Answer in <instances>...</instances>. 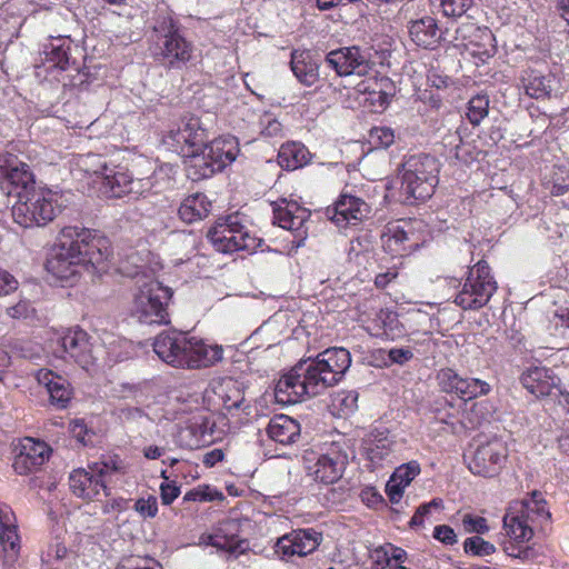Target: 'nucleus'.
Here are the masks:
<instances>
[{
	"instance_id": "c03bdc74",
	"label": "nucleus",
	"mask_w": 569,
	"mask_h": 569,
	"mask_svg": "<svg viewBox=\"0 0 569 569\" xmlns=\"http://www.w3.org/2000/svg\"><path fill=\"white\" fill-rule=\"evenodd\" d=\"M232 239L237 241V251L253 253L261 244L262 240L250 232V230L239 219V228Z\"/></svg>"
},
{
	"instance_id": "774afa93",
	"label": "nucleus",
	"mask_w": 569,
	"mask_h": 569,
	"mask_svg": "<svg viewBox=\"0 0 569 569\" xmlns=\"http://www.w3.org/2000/svg\"><path fill=\"white\" fill-rule=\"evenodd\" d=\"M397 271L389 269L386 272H380L375 278V284L377 288H386L387 284L397 277Z\"/></svg>"
},
{
	"instance_id": "6e6552de",
	"label": "nucleus",
	"mask_w": 569,
	"mask_h": 569,
	"mask_svg": "<svg viewBox=\"0 0 569 569\" xmlns=\"http://www.w3.org/2000/svg\"><path fill=\"white\" fill-rule=\"evenodd\" d=\"M206 140L200 120L193 116L182 117L162 139L168 149L186 158L199 157Z\"/></svg>"
},
{
	"instance_id": "de8ad7c7",
	"label": "nucleus",
	"mask_w": 569,
	"mask_h": 569,
	"mask_svg": "<svg viewBox=\"0 0 569 569\" xmlns=\"http://www.w3.org/2000/svg\"><path fill=\"white\" fill-rule=\"evenodd\" d=\"M69 47L63 44L51 46L50 51L46 52V63L48 68L66 70L69 66Z\"/></svg>"
},
{
	"instance_id": "8fccbe9b",
	"label": "nucleus",
	"mask_w": 569,
	"mask_h": 569,
	"mask_svg": "<svg viewBox=\"0 0 569 569\" xmlns=\"http://www.w3.org/2000/svg\"><path fill=\"white\" fill-rule=\"evenodd\" d=\"M420 473V466L417 461H409L398 467L391 476L393 481L407 487Z\"/></svg>"
},
{
	"instance_id": "5fc2aeb1",
	"label": "nucleus",
	"mask_w": 569,
	"mask_h": 569,
	"mask_svg": "<svg viewBox=\"0 0 569 569\" xmlns=\"http://www.w3.org/2000/svg\"><path fill=\"white\" fill-rule=\"evenodd\" d=\"M441 506V500L433 499L428 503H423L418 507L415 515L412 516L409 525L411 528L420 527L423 525L425 518L430 513L432 508H439Z\"/></svg>"
},
{
	"instance_id": "423d86ee",
	"label": "nucleus",
	"mask_w": 569,
	"mask_h": 569,
	"mask_svg": "<svg viewBox=\"0 0 569 569\" xmlns=\"http://www.w3.org/2000/svg\"><path fill=\"white\" fill-rule=\"evenodd\" d=\"M172 292L158 280L139 286L131 309L132 317L144 325H167L170 322L168 305Z\"/></svg>"
},
{
	"instance_id": "2eb2a0df",
	"label": "nucleus",
	"mask_w": 569,
	"mask_h": 569,
	"mask_svg": "<svg viewBox=\"0 0 569 569\" xmlns=\"http://www.w3.org/2000/svg\"><path fill=\"white\" fill-rule=\"evenodd\" d=\"M438 386L446 393L456 395L468 401L490 392V385L478 378L462 377L451 368H443L437 373Z\"/></svg>"
},
{
	"instance_id": "f257e3e1",
	"label": "nucleus",
	"mask_w": 569,
	"mask_h": 569,
	"mask_svg": "<svg viewBox=\"0 0 569 569\" xmlns=\"http://www.w3.org/2000/svg\"><path fill=\"white\" fill-rule=\"evenodd\" d=\"M111 254L109 240L97 231L64 227L47 260V270L58 280L72 284L82 271L101 274Z\"/></svg>"
},
{
	"instance_id": "e433bc0d",
	"label": "nucleus",
	"mask_w": 569,
	"mask_h": 569,
	"mask_svg": "<svg viewBox=\"0 0 569 569\" xmlns=\"http://www.w3.org/2000/svg\"><path fill=\"white\" fill-rule=\"evenodd\" d=\"M211 210V202L203 193H194L187 197L179 207V216L182 221L192 223L206 218Z\"/></svg>"
},
{
	"instance_id": "aec40b11",
	"label": "nucleus",
	"mask_w": 569,
	"mask_h": 569,
	"mask_svg": "<svg viewBox=\"0 0 569 569\" xmlns=\"http://www.w3.org/2000/svg\"><path fill=\"white\" fill-rule=\"evenodd\" d=\"M368 211V207L360 198L341 194L333 207L326 210V216L337 227L345 228L349 223L361 220Z\"/></svg>"
},
{
	"instance_id": "bf43d9fd",
	"label": "nucleus",
	"mask_w": 569,
	"mask_h": 569,
	"mask_svg": "<svg viewBox=\"0 0 569 569\" xmlns=\"http://www.w3.org/2000/svg\"><path fill=\"white\" fill-rule=\"evenodd\" d=\"M180 495V487L174 481L160 485V497L163 505H170Z\"/></svg>"
},
{
	"instance_id": "f704fd0d",
	"label": "nucleus",
	"mask_w": 569,
	"mask_h": 569,
	"mask_svg": "<svg viewBox=\"0 0 569 569\" xmlns=\"http://www.w3.org/2000/svg\"><path fill=\"white\" fill-rule=\"evenodd\" d=\"M525 516L519 511L515 510L511 505L503 517V529L506 535L515 542H527L533 536V529Z\"/></svg>"
},
{
	"instance_id": "69168bd1",
	"label": "nucleus",
	"mask_w": 569,
	"mask_h": 569,
	"mask_svg": "<svg viewBox=\"0 0 569 569\" xmlns=\"http://www.w3.org/2000/svg\"><path fill=\"white\" fill-rule=\"evenodd\" d=\"M406 487L400 486L397 481H393L391 478L387 483V495L392 503H398L403 495V490Z\"/></svg>"
},
{
	"instance_id": "864d4df0",
	"label": "nucleus",
	"mask_w": 569,
	"mask_h": 569,
	"mask_svg": "<svg viewBox=\"0 0 569 569\" xmlns=\"http://www.w3.org/2000/svg\"><path fill=\"white\" fill-rule=\"evenodd\" d=\"M465 531L468 533L482 535L489 531L487 520L483 517H473L472 515H465L462 518Z\"/></svg>"
},
{
	"instance_id": "f8f14e48",
	"label": "nucleus",
	"mask_w": 569,
	"mask_h": 569,
	"mask_svg": "<svg viewBox=\"0 0 569 569\" xmlns=\"http://www.w3.org/2000/svg\"><path fill=\"white\" fill-rule=\"evenodd\" d=\"M239 152L238 141L234 137L227 136L212 140L203 146L202 158L199 159L202 168L200 178H209L212 174L220 173L227 166L231 164Z\"/></svg>"
},
{
	"instance_id": "ea45409f",
	"label": "nucleus",
	"mask_w": 569,
	"mask_h": 569,
	"mask_svg": "<svg viewBox=\"0 0 569 569\" xmlns=\"http://www.w3.org/2000/svg\"><path fill=\"white\" fill-rule=\"evenodd\" d=\"M222 406L227 410L239 409L244 401V395L239 383L232 379L224 381L218 392Z\"/></svg>"
},
{
	"instance_id": "412c9836",
	"label": "nucleus",
	"mask_w": 569,
	"mask_h": 569,
	"mask_svg": "<svg viewBox=\"0 0 569 569\" xmlns=\"http://www.w3.org/2000/svg\"><path fill=\"white\" fill-rule=\"evenodd\" d=\"M387 190L397 201L415 204L429 199L433 193L435 186L430 183V180H391Z\"/></svg>"
},
{
	"instance_id": "9b49d317",
	"label": "nucleus",
	"mask_w": 569,
	"mask_h": 569,
	"mask_svg": "<svg viewBox=\"0 0 569 569\" xmlns=\"http://www.w3.org/2000/svg\"><path fill=\"white\" fill-rule=\"evenodd\" d=\"M58 358L70 360L82 369L89 370L94 363V356L89 335L80 328L68 329L57 340V348L53 350Z\"/></svg>"
},
{
	"instance_id": "f3484780",
	"label": "nucleus",
	"mask_w": 569,
	"mask_h": 569,
	"mask_svg": "<svg viewBox=\"0 0 569 569\" xmlns=\"http://www.w3.org/2000/svg\"><path fill=\"white\" fill-rule=\"evenodd\" d=\"M321 540V533L315 529H299L280 537L274 545V551L282 559L292 556L303 557L315 551Z\"/></svg>"
},
{
	"instance_id": "6e6d98bb",
	"label": "nucleus",
	"mask_w": 569,
	"mask_h": 569,
	"mask_svg": "<svg viewBox=\"0 0 569 569\" xmlns=\"http://www.w3.org/2000/svg\"><path fill=\"white\" fill-rule=\"evenodd\" d=\"M370 138L380 147L387 148L393 143L395 134L390 128L380 127L370 131Z\"/></svg>"
},
{
	"instance_id": "052dcab7",
	"label": "nucleus",
	"mask_w": 569,
	"mask_h": 569,
	"mask_svg": "<svg viewBox=\"0 0 569 569\" xmlns=\"http://www.w3.org/2000/svg\"><path fill=\"white\" fill-rule=\"evenodd\" d=\"M18 286V280L9 271L0 268V296L16 291Z\"/></svg>"
},
{
	"instance_id": "7ed1b4c3",
	"label": "nucleus",
	"mask_w": 569,
	"mask_h": 569,
	"mask_svg": "<svg viewBox=\"0 0 569 569\" xmlns=\"http://www.w3.org/2000/svg\"><path fill=\"white\" fill-rule=\"evenodd\" d=\"M19 186L12 217L14 222L23 228L46 226L69 204L72 197L69 191L47 188L43 180H18L16 187Z\"/></svg>"
},
{
	"instance_id": "a878e982",
	"label": "nucleus",
	"mask_w": 569,
	"mask_h": 569,
	"mask_svg": "<svg viewBox=\"0 0 569 569\" xmlns=\"http://www.w3.org/2000/svg\"><path fill=\"white\" fill-rule=\"evenodd\" d=\"M558 379L545 367L529 368L521 375L522 386L536 397H546L557 387Z\"/></svg>"
},
{
	"instance_id": "79ce46f5",
	"label": "nucleus",
	"mask_w": 569,
	"mask_h": 569,
	"mask_svg": "<svg viewBox=\"0 0 569 569\" xmlns=\"http://www.w3.org/2000/svg\"><path fill=\"white\" fill-rule=\"evenodd\" d=\"M28 174L30 173L27 163L13 154L0 153V178H21Z\"/></svg>"
},
{
	"instance_id": "49530a36",
	"label": "nucleus",
	"mask_w": 569,
	"mask_h": 569,
	"mask_svg": "<svg viewBox=\"0 0 569 569\" xmlns=\"http://www.w3.org/2000/svg\"><path fill=\"white\" fill-rule=\"evenodd\" d=\"M463 550L466 553L476 557H486L496 552L493 543L486 541L480 536H472L465 540Z\"/></svg>"
},
{
	"instance_id": "ddd939ff",
	"label": "nucleus",
	"mask_w": 569,
	"mask_h": 569,
	"mask_svg": "<svg viewBox=\"0 0 569 569\" xmlns=\"http://www.w3.org/2000/svg\"><path fill=\"white\" fill-rule=\"evenodd\" d=\"M507 457L506 443L499 439H492L477 447L468 460V468L476 476L491 478L500 473Z\"/></svg>"
},
{
	"instance_id": "4468645a",
	"label": "nucleus",
	"mask_w": 569,
	"mask_h": 569,
	"mask_svg": "<svg viewBox=\"0 0 569 569\" xmlns=\"http://www.w3.org/2000/svg\"><path fill=\"white\" fill-rule=\"evenodd\" d=\"M326 62L340 77L366 76L373 68L370 53L356 46L330 51L326 57Z\"/></svg>"
},
{
	"instance_id": "f03ea898",
	"label": "nucleus",
	"mask_w": 569,
	"mask_h": 569,
	"mask_svg": "<svg viewBox=\"0 0 569 569\" xmlns=\"http://www.w3.org/2000/svg\"><path fill=\"white\" fill-rule=\"evenodd\" d=\"M350 365V352L342 347L329 348L316 358L300 360L278 380L274 388L276 400L282 405H293L308 397L318 396L337 385Z\"/></svg>"
},
{
	"instance_id": "58836bf2",
	"label": "nucleus",
	"mask_w": 569,
	"mask_h": 569,
	"mask_svg": "<svg viewBox=\"0 0 569 569\" xmlns=\"http://www.w3.org/2000/svg\"><path fill=\"white\" fill-rule=\"evenodd\" d=\"M522 84L526 93L531 98H543L551 90L550 80L536 70L527 71L522 77Z\"/></svg>"
},
{
	"instance_id": "c756f323",
	"label": "nucleus",
	"mask_w": 569,
	"mask_h": 569,
	"mask_svg": "<svg viewBox=\"0 0 569 569\" xmlns=\"http://www.w3.org/2000/svg\"><path fill=\"white\" fill-rule=\"evenodd\" d=\"M134 180H91L89 183V194L101 199H118L126 196L138 198L141 193L133 190Z\"/></svg>"
},
{
	"instance_id": "7c9ffc66",
	"label": "nucleus",
	"mask_w": 569,
	"mask_h": 569,
	"mask_svg": "<svg viewBox=\"0 0 569 569\" xmlns=\"http://www.w3.org/2000/svg\"><path fill=\"white\" fill-rule=\"evenodd\" d=\"M413 232L406 230L399 224H388L387 231L382 236L385 249L392 256H406L418 247V243L411 241Z\"/></svg>"
},
{
	"instance_id": "c85d7f7f",
	"label": "nucleus",
	"mask_w": 569,
	"mask_h": 569,
	"mask_svg": "<svg viewBox=\"0 0 569 569\" xmlns=\"http://www.w3.org/2000/svg\"><path fill=\"white\" fill-rule=\"evenodd\" d=\"M0 541L7 557L14 560L20 549V538L16 516L8 506H0Z\"/></svg>"
},
{
	"instance_id": "e2e57ef3",
	"label": "nucleus",
	"mask_w": 569,
	"mask_h": 569,
	"mask_svg": "<svg viewBox=\"0 0 569 569\" xmlns=\"http://www.w3.org/2000/svg\"><path fill=\"white\" fill-rule=\"evenodd\" d=\"M388 356L392 363L405 365L413 358V352L410 348H391Z\"/></svg>"
},
{
	"instance_id": "9d476101",
	"label": "nucleus",
	"mask_w": 569,
	"mask_h": 569,
	"mask_svg": "<svg viewBox=\"0 0 569 569\" xmlns=\"http://www.w3.org/2000/svg\"><path fill=\"white\" fill-rule=\"evenodd\" d=\"M194 47L177 30H168L158 36L152 47V54L162 66L180 69L193 57Z\"/></svg>"
},
{
	"instance_id": "603ef678",
	"label": "nucleus",
	"mask_w": 569,
	"mask_h": 569,
	"mask_svg": "<svg viewBox=\"0 0 569 569\" xmlns=\"http://www.w3.org/2000/svg\"><path fill=\"white\" fill-rule=\"evenodd\" d=\"M134 510L142 518H154L158 513V501L154 496L148 498H140L134 503Z\"/></svg>"
},
{
	"instance_id": "338daca9",
	"label": "nucleus",
	"mask_w": 569,
	"mask_h": 569,
	"mask_svg": "<svg viewBox=\"0 0 569 569\" xmlns=\"http://www.w3.org/2000/svg\"><path fill=\"white\" fill-rule=\"evenodd\" d=\"M30 305L27 301H20L7 309V313L14 319L26 318L28 316Z\"/></svg>"
},
{
	"instance_id": "37998d69",
	"label": "nucleus",
	"mask_w": 569,
	"mask_h": 569,
	"mask_svg": "<svg viewBox=\"0 0 569 569\" xmlns=\"http://www.w3.org/2000/svg\"><path fill=\"white\" fill-rule=\"evenodd\" d=\"M489 112V98L485 94H478L468 102L467 118L472 126H478Z\"/></svg>"
},
{
	"instance_id": "680f3d73",
	"label": "nucleus",
	"mask_w": 569,
	"mask_h": 569,
	"mask_svg": "<svg viewBox=\"0 0 569 569\" xmlns=\"http://www.w3.org/2000/svg\"><path fill=\"white\" fill-rule=\"evenodd\" d=\"M556 329L569 338V308H559L553 316Z\"/></svg>"
},
{
	"instance_id": "2f4dec72",
	"label": "nucleus",
	"mask_w": 569,
	"mask_h": 569,
	"mask_svg": "<svg viewBox=\"0 0 569 569\" xmlns=\"http://www.w3.org/2000/svg\"><path fill=\"white\" fill-rule=\"evenodd\" d=\"M290 64L295 77L300 83L311 87L318 81L319 67L309 51H293Z\"/></svg>"
},
{
	"instance_id": "4c0bfd02",
	"label": "nucleus",
	"mask_w": 569,
	"mask_h": 569,
	"mask_svg": "<svg viewBox=\"0 0 569 569\" xmlns=\"http://www.w3.org/2000/svg\"><path fill=\"white\" fill-rule=\"evenodd\" d=\"M357 91L365 96L363 102L375 108V110L383 109L389 102V96L377 80L361 81L357 84Z\"/></svg>"
},
{
	"instance_id": "1a4fd4ad",
	"label": "nucleus",
	"mask_w": 569,
	"mask_h": 569,
	"mask_svg": "<svg viewBox=\"0 0 569 569\" xmlns=\"http://www.w3.org/2000/svg\"><path fill=\"white\" fill-rule=\"evenodd\" d=\"M239 536L240 522L229 518L220 521L211 532H203L198 545L214 547L217 551L224 552L228 559H237L249 550V541Z\"/></svg>"
},
{
	"instance_id": "c9c22d12",
	"label": "nucleus",
	"mask_w": 569,
	"mask_h": 569,
	"mask_svg": "<svg viewBox=\"0 0 569 569\" xmlns=\"http://www.w3.org/2000/svg\"><path fill=\"white\" fill-rule=\"evenodd\" d=\"M216 423L208 415L193 417L190 425L186 428V432L191 436L187 442L189 448H199L213 441Z\"/></svg>"
},
{
	"instance_id": "a211bd4d",
	"label": "nucleus",
	"mask_w": 569,
	"mask_h": 569,
	"mask_svg": "<svg viewBox=\"0 0 569 569\" xmlns=\"http://www.w3.org/2000/svg\"><path fill=\"white\" fill-rule=\"evenodd\" d=\"M348 463V457L338 449H331L320 455L317 461L310 466L309 475L315 481L323 485H332L341 479Z\"/></svg>"
},
{
	"instance_id": "5701e85b",
	"label": "nucleus",
	"mask_w": 569,
	"mask_h": 569,
	"mask_svg": "<svg viewBox=\"0 0 569 569\" xmlns=\"http://www.w3.org/2000/svg\"><path fill=\"white\" fill-rule=\"evenodd\" d=\"M36 379L47 389L51 405L59 409L67 408L72 397V388L64 377L49 369H40L36 373Z\"/></svg>"
},
{
	"instance_id": "bb28decb",
	"label": "nucleus",
	"mask_w": 569,
	"mask_h": 569,
	"mask_svg": "<svg viewBox=\"0 0 569 569\" xmlns=\"http://www.w3.org/2000/svg\"><path fill=\"white\" fill-rule=\"evenodd\" d=\"M266 432L272 441L289 446L300 438L301 428L297 420L286 415H278L270 419Z\"/></svg>"
},
{
	"instance_id": "b1692460",
	"label": "nucleus",
	"mask_w": 569,
	"mask_h": 569,
	"mask_svg": "<svg viewBox=\"0 0 569 569\" xmlns=\"http://www.w3.org/2000/svg\"><path fill=\"white\" fill-rule=\"evenodd\" d=\"M395 449L396 441L387 430H375L366 440L367 458L375 467L390 462Z\"/></svg>"
},
{
	"instance_id": "0eeeda50",
	"label": "nucleus",
	"mask_w": 569,
	"mask_h": 569,
	"mask_svg": "<svg viewBox=\"0 0 569 569\" xmlns=\"http://www.w3.org/2000/svg\"><path fill=\"white\" fill-rule=\"evenodd\" d=\"M497 282L485 260L469 269L462 289L455 298L457 306L465 310H477L486 306L497 291Z\"/></svg>"
},
{
	"instance_id": "4be33fe9",
	"label": "nucleus",
	"mask_w": 569,
	"mask_h": 569,
	"mask_svg": "<svg viewBox=\"0 0 569 569\" xmlns=\"http://www.w3.org/2000/svg\"><path fill=\"white\" fill-rule=\"evenodd\" d=\"M240 216L238 213L220 218L216 224L209 229L207 238L213 248L222 253L237 252V241L232 239L239 228Z\"/></svg>"
},
{
	"instance_id": "3c124183",
	"label": "nucleus",
	"mask_w": 569,
	"mask_h": 569,
	"mask_svg": "<svg viewBox=\"0 0 569 569\" xmlns=\"http://www.w3.org/2000/svg\"><path fill=\"white\" fill-rule=\"evenodd\" d=\"M473 0H441V9L447 17H461L472 6Z\"/></svg>"
},
{
	"instance_id": "09e8293b",
	"label": "nucleus",
	"mask_w": 569,
	"mask_h": 569,
	"mask_svg": "<svg viewBox=\"0 0 569 569\" xmlns=\"http://www.w3.org/2000/svg\"><path fill=\"white\" fill-rule=\"evenodd\" d=\"M116 569H162V566L151 557L130 556L122 559Z\"/></svg>"
},
{
	"instance_id": "6ab92c4d",
	"label": "nucleus",
	"mask_w": 569,
	"mask_h": 569,
	"mask_svg": "<svg viewBox=\"0 0 569 569\" xmlns=\"http://www.w3.org/2000/svg\"><path fill=\"white\" fill-rule=\"evenodd\" d=\"M49 447L46 442L24 438L14 457L13 469L19 475H27L38 470L49 458Z\"/></svg>"
},
{
	"instance_id": "39448f33",
	"label": "nucleus",
	"mask_w": 569,
	"mask_h": 569,
	"mask_svg": "<svg viewBox=\"0 0 569 569\" xmlns=\"http://www.w3.org/2000/svg\"><path fill=\"white\" fill-rule=\"evenodd\" d=\"M124 463L118 456L103 457L101 460L88 465L87 469H74L69 475L71 492L83 500H98L101 493L110 496L107 481L114 473H124Z\"/></svg>"
},
{
	"instance_id": "a19ab883",
	"label": "nucleus",
	"mask_w": 569,
	"mask_h": 569,
	"mask_svg": "<svg viewBox=\"0 0 569 569\" xmlns=\"http://www.w3.org/2000/svg\"><path fill=\"white\" fill-rule=\"evenodd\" d=\"M372 253L373 243L369 234H361L350 240L348 249V258L350 261L361 264L362 260L371 258Z\"/></svg>"
},
{
	"instance_id": "393cba45",
	"label": "nucleus",
	"mask_w": 569,
	"mask_h": 569,
	"mask_svg": "<svg viewBox=\"0 0 569 569\" xmlns=\"http://www.w3.org/2000/svg\"><path fill=\"white\" fill-rule=\"evenodd\" d=\"M408 31L410 39L423 49L437 48L442 39L436 19L429 16L411 20L408 24Z\"/></svg>"
},
{
	"instance_id": "72a5a7b5",
	"label": "nucleus",
	"mask_w": 569,
	"mask_h": 569,
	"mask_svg": "<svg viewBox=\"0 0 569 569\" xmlns=\"http://www.w3.org/2000/svg\"><path fill=\"white\" fill-rule=\"evenodd\" d=\"M309 150L300 142L288 141L283 143L278 152L279 166L288 171L305 167L310 161Z\"/></svg>"
},
{
	"instance_id": "a18cd8bd",
	"label": "nucleus",
	"mask_w": 569,
	"mask_h": 569,
	"mask_svg": "<svg viewBox=\"0 0 569 569\" xmlns=\"http://www.w3.org/2000/svg\"><path fill=\"white\" fill-rule=\"evenodd\" d=\"M332 406L337 408L342 416L355 412L358 408V392L355 390L338 392L332 400Z\"/></svg>"
},
{
	"instance_id": "dca6fc26",
	"label": "nucleus",
	"mask_w": 569,
	"mask_h": 569,
	"mask_svg": "<svg viewBox=\"0 0 569 569\" xmlns=\"http://www.w3.org/2000/svg\"><path fill=\"white\" fill-rule=\"evenodd\" d=\"M282 202H286L284 207L276 206L273 208V223L291 231L292 243L296 247H301L308 237L311 212L296 201L287 202L286 199H282Z\"/></svg>"
},
{
	"instance_id": "4d7b16f0",
	"label": "nucleus",
	"mask_w": 569,
	"mask_h": 569,
	"mask_svg": "<svg viewBox=\"0 0 569 569\" xmlns=\"http://www.w3.org/2000/svg\"><path fill=\"white\" fill-rule=\"evenodd\" d=\"M433 538L447 546H452L457 542L455 530L447 525L436 526L433 529Z\"/></svg>"
},
{
	"instance_id": "473e14b6",
	"label": "nucleus",
	"mask_w": 569,
	"mask_h": 569,
	"mask_svg": "<svg viewBox=\"0 0 569 569\" xmlns=\"http://www.w3.org/2000/svg\"><path fill=\"white\" fill-rule=\"evenodd\" d=\"M515 510H519L525 519L533 526L536 522L548 521L551 517L547 502L541 492L533 491L529 498L512 503Z\"/></svg>"
},
{
	"instance_id": "13d9d810",
	"label": "nucleus",
	"mask_w": 569,
	"mask_h": 569,
	"mask_svg": "<svg viewBox=\"0 0 569 569\" xmlns=\"http://www.w3.org/2000/svg\"><path fill=\"white\" fill-rule=\"evenodd\" d=\"M262 130L261 133L266 137L274 138L282 136V124L274 118L269 116L261 120Z\"/></svg>"
},
{
	"instance_id": "0e129e2a",
	"label": "nucleus",
	"mask_w": 569,
	"mask_h": 569,
	"mask_svg": "<svg viewBox=\"0 0 569 569\" xmlns=\"http://www.w3.org/2000/svg\"><path fill=\"white\" fill-rule=\"evenodd\" d=\"M213 495L211 492V490L209 489V487H207L206 489H192L190 491H188L184 497H183V500L184 501H211L213 500Z\"/></svg>"
},
{
	"instance_id": "cd10ccee",
	"label": "nucleus",
	"mask_w": 569,
	"mask_h": 569,
	"mask_svg": "<svg viewBox=\"0 0 569 569\" xmlns=\"http://www.w3.org/2000/svg\"><path fill=\"white\" fill-rule=\"evenodd\" d=\"M439 167V161L431 154H410L401 164L402 178H437Z\"/></svg>"
},
{
	"instance_id": "20e7f679",
	"label": "nucleus",
	"mask_w": 569,
	"mask_h": 569,
	"mask_svg": "<svg viewBox=\"0 0 569 569\" xmlns=\"http://www.w3.org/2000/svg\"><path fill=\"white\" fill-rule=\"evenodd\" d=\"M156 355L167 365L181 369L207 368L221 361L222 347L210 346L184 332L163 331L152 343Z\"/></svg>"
}]
</instances>
